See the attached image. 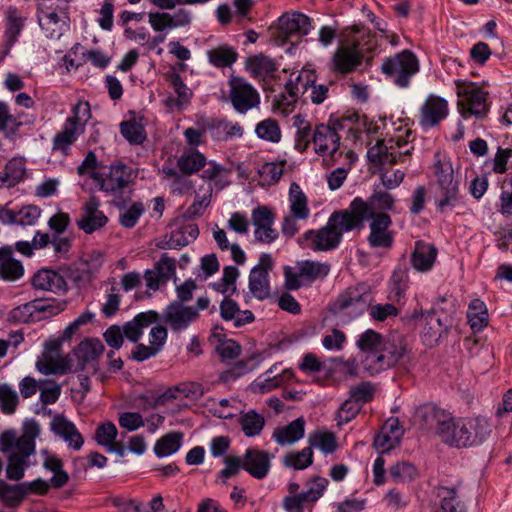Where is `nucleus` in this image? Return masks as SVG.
<instances>
[{
  "label": "nucleus",
  "mask_w": 512,
  "mask_h": 512,
  "mask_svg": "<svg viewBox=\"0 0 512 512\" xmlns=\"http://www.w3.org/2000/svg\"><path fill=\"white\" fill-rule=\"evenodd\" d=\"M356 346L360 351V365L370 376L404 364L411 354V349L402 335L391 333L383 338L371 329L359 335Z\"/></svg>",
  "instance_id": "nucleus-1"
},
{
  "label": "nucleus",
  "mask_w": 512,
  "mask_h": 512,
  "mask_svg": "<svg viewBox=\"0 0 512 512\" xmlns=\"http://www.w3.org/2000/svg\"><path fill=\"white\" fill-rule=\"evenodd\" d=\"M429 414L435 422L436 434L445 444L452 447L478 446L485 442L492 432L490 420L482 415L456 418L438 408H431Z\"/></svg>",
  "instance_id": "nucleus-2"
},
{
  "label": "nucleus",
  "mask_w": 512,
  "mask_h": 512,
  "mask_svg": "<svg viewBox=\"0 0 512 512\" xmlns=\"http://www.w3.org/2000/svg\"><path fill=\"white\" fill-rule=\"evenodd\" d=\"M40 426L35 420L24 423L23 433L16 438L13 432L6 431L1 435V451L10 452L6 467V476L10 480L19 481L25 475V469L32 463L30 457L35 454V439L39 436Z\"/></svg>",
  "instance_id": "nucleus-3"
},
{
  "label": "nucleus",
  "mask_w": 512,
  "mask_h": 512,
  "mask_svg": "<svg viewBox=\"0 0 512 512\" xmlns=\"http://www.w3.org/2000/svg\"><path fill=\"white\" fill-rule=\"evenodd\" d=\"M354 229H358V226L347 209L335 211L325 226L306 231L298 242L302 247L315 252L330 251L339 246L345 232Z\"/></svg>",
  "instance_id": "nucleus-4"
},
{
  "label": "nucleus",
  "mask_w": 512,
  "mask_h": 512,
  "mask_svg": "<svg viewBox=\"0 0 512 512\" xmlns=\"http://www.w3.org/2000/svg\"><path fill=\"white\" fill-rule=\"evenodd\" d=\"M135 177V171L121 162L104 166L92 175L99 190L111 197L117 206L130 200Z\"/></svg>",
  "instance_id": "nucleus-5"
},
{
  "label": "nucleus",
  "mask_w": 512,
  "mask_h": 512,
  "mask_svg": "<svg viewBox=\"0 0 512 512\" xmlns=\"http://www.w3.org/2000/svg\"><path fill=\"white\" fill-rule=\"evenodd\" d=\"M376 48L372 32L363 26L354 25L346 30L345 39L341 41L335 54V64H361L370 62Z\"/></svg>",
  "instance_id": "nucleus-6"
},
{
  "label": "nucleus",
  "mask_w": 512,
  "mask_h": 512,
  "mask_svg": "<svg viewBox=\"0 0 512 512\" xmlns=\"http://www.w3.org/2000/svg\"><path fill=\"white\" fill-rule=\"evenodd\" d=\"M412 131L400 125L393 134L388 133L386 139L377 142L368 149L367 157L370 162L378 165L395 164L403 161L414 149L410 141Z\"/></svg>",
  "instance_id": "nucleus-7"
},
{
  "label": "nucleus",
  "mask_w": 512,
  "mask_h": 512,
  "mask_svg": "<svg viewBox=\"0 0 512 512\" xmlns=\"http://www.w3.org/2000/svg\"><path fill=\"white\" fill-rule=\"evenodd\" d=\"M434 174L436 177V188L434 202L437 211L448 213L452 209L463 204V197L460 194L459 182L454 178V171L449 161H437Z\"/></svg>",
  "instance_id": "nucleus-8"
},
{
  "label": "nucleus",
  "mask_w": 512,
  "mask_h": 512,
  "mask_svg": "<svg viewBox=\"0 0 512 512\" xmlns=\"http://www.w3.org/2000/svg\"><path fill=\"white\" fill-rule=\"evenodd\" d=\"M371 294L366 285L360 284L344 290L331 304V312L343 321H351L368 310Z\"/></svg>",
  "instance_id": "nucleus-9"
},
{
  "label": "nucleus",
  "mask_w": 512,
  "mask_h": 512,
  "mask_svg": "<svg viewBox=\"0 0 512 512\" xmlns=\"http://www.w3.org/2000/svg\"><path fill=\"white\" fill-rule=\"evenodd\" d=\"M395 201V197L391 193L375 189L367 200L361 197L354 198L347 210L356 221L358 229H361L364 222L369 218L379 214H387V211L392 210Z\"/></svg>",
  "instance_id": "nucleus-10"
},
{
  "label": "nucleus",
  "mask_w": 512,
  "mask_h": 512,
  "mask_svg": "<svg viewBox=\"0 0 512 512\" xmlns=\"http://www.w3.org/2000/svg\"><path fill=\"white\" fill-rule=\"evenodd\" d=\"M330 271L328 263L301 260L294 267L284 268L285 287L288 290H298L300 287L311 284L317 279L325 278Z\"/></svg>",
  "instance_id": "nucleus-11"
},
{
  "label": "nucleus",
  "mask_w": 512,
  "mask_h": 512,
  "mask_svg": "<svg viewBox=\"0 0 512 512\" xmlns=\"http://www.w3.org/2000/svg\"><path fill=\"white\" fill-rule=\"evenodd\" d=\"M458 110L464 119L471 116L483 118L488 111L487 94L475 86L458 84Z\"/></svg>",
  "instance_id": "nucleus-12"
},
{
  "label": "nucleus",
  "mask_w": 512,
  "mask_h": 512,
  "mask_svg": "<svg viewBox=\"0 0 512 512\" xmlns=\"http://www.w3.org/2000/svg\"><path fill=\"white\" fill-rule=\"evenodd\" d=\"M311 29V19L307 15L293 12L279 17L273 35L277 41L284 44L293 36L298 38L306 36Z\"/></svg>",
  "instance_id": "nucleus-13"
},
{
  "label": "nucleus",
  "mask_w": 512,
  "mask_h": 512,
  "mask_svg": "<svg viewBox=\"0 0 512 512\" xmlns=\"http://www.w3.org/2000/svg\"><path fill=\"white\" fill-rule=\"evenodd\" d=\"M310 79L303 80V74L290 77L285 83V92L275 96L273 100V111L276 114L287 116L295 108V103L300 94L308 90Z\"/></svg>",
  "instance_id": "nucleus-14"
},
{
  "label": "nucleus",
  "mask_w": 512,
  "mask_h": 512,
  "mask_svg": "<svg viewBox=\"0 0 512 512\" xmlns=\"http://www.w3.org/2000/svg\"><path fill=\"white\" fill-rule=\"evenodd\" d=\"M229 86L230 101L237 112L244 114L259 106V93L243 78L232 77L229 81Z\"/></svg>",
  "instance_id": "nucleus-15"
},
{
  "label": "nucleus",
  "mask_w": 512,
  "mask_h": 512,
  "mask_svg": "<svg viewBox=\"0 0 512 512\" xmlns=\"http://www.w3.org/2000/svg\"><path fill=\"white\" fill-rule=\"evenodd\" d=\"M199 318L197 309L181 302H171L163 310L161 320L174 333L186 330Z\"/></svg>",
  "instance_id": "nucleus-16"
},
{
  "label": "nucleus",
  "mask_w": 512,
  "mask_h": 512,
  "mask_svg": "<svg viewBox=\"0 0 512 512\" xmlns=\"http://www.w3.org/2000/svg\"><path fill=\"white\" fill-rule=\"evenodd\" d=\"M328 480L324 477L316 476L309 484L306 491L300 492L299 495L285 496L282 506L286 512H304L308 503H315L320 499L326 490Z\"/></svg>",
  "instance_id": "nucleus-17"
},
{
  "label": "nucleus",
  "mask_w": 512,
  "mask_h": 512,
  "mask_svg": "<svg viewBox=\"0 0 512 512\" xmlns=\"http://www.w3.org/2000/svg\"><path fill=\"white\" fill-rule=\"evenodd\" d=\"M273 267L270 254H261L258 264L252 268L249 275V290L258 300H264L270 295L269 271Z\"/></svg>",
  "instance_id": "nucleus-18"
},
{
  "label": "nucleus",
  "mask_w": 512,
  "mask_h": 512,
  "mask_svg": "<svg viewBox=\"0 0 512 512\" xmlns=\"http://www.w3.org/2000/svg\"><path fill=\"white\" fill-rule=\"evenodd\" d=\"M370 233L367 237L372 248L389 249L393 245L394 235L390 230L392 219L388 214H379L369 218Z\"/></svg>",
  "instance_id": "nucleus-19"
},
{
  "label": "nucleus",
  "mask_w": 512,
  "mask_h": 512,
  "mask_svg": "<svg viewBox=\"0 0 512 512\" xmlns=\"http://www.w3.org/2000/svg\"><path fill=\"white\" fill-rule=\"evenodd\" d=\"M312 144L316 154L322 157H333L339 150L340 136L332 126L318 124L313 129Z\"/></svg>",
  "instance_id": "nucleus-20"
},
{
  "label": "nucleus",
  "mask_w": 512,
  "mask_h": 512,
  "mask_svg": "<svg viewBox=\"0 0 512 512\" xmlns=\"http://www.w3.org/2000/svg\"><path fill=\"white\" fill-rule=\"evenodd\" d=\"M448 112V103L445 99L429 95L420 109L419 123L424 129L434 127L447 117Z\"/></svg>",
  "instance_id": "nucleus-21"
},
{
  "label": "nucleus",
  "mask_w": 512,
  "mask_h": 512,
  "mask_svg": "<svg viewBox=\"0 0 512 512\" xmlns=\"http://www.w3.org/2000/svg\"><path fill=\"white\" fill-rule=\"evenodd\" d=\"M252 223L257 241L270 244L278 238L277 230L272 228L274 215L266 206H259L252 211Z\"/></svg>",
  "instance_id": "nucleus-22"
},
{
  "label": "nucleus",
  "mask_w": 512,
  "mask_h": 512,
  "mask_svg": "<svg viewBox=\"0 0 512 512\" xmlns=\"http://www.w3.org/2000/svg\"><path fill=\"white\" fill-rule=\"evenodd\" d=\"M248 73L262 84L264 90H274L276 85H281L290 77L297 74L289 73L287 69H278V66H246Z\"/></svg>",
  "instance_id": "nucleus-23"
},
{
  "label": "nucleus",
  "mask_w": 512,
  "mask_h": 512,
  "mask_svg": "<svg viewBox=\"0 0 512 512\" xmlns=\"http://www.w3.org/2000/svg\"><path fill=\"white\" fill-rule=\"evenodd\" d=\"M100 203L95 197H91L83 205L82 214L77 219V226L87 234L102 228L108 222V218L99 209Z\"/></svg>",
  "instance_id": "nucleus-24"
},
{
  "label": "nucleus",
  "mask_w": 512,
  "mask_h": 512,
  "mask_svg": "<svg viewBox=\"0 0 512 512\" xmlns=\"http://www.w3.org/2000/svg\"><path fill=\"white\" fill-rule=\"evenodd\" d=\"M104 263V255L100 251H93L75 263L73 280L78 284L91 282L99 273Z\"/></svg>",
  "instance_id": "nucleus-25"
},
{
  "label": "nucleus",
  "mask_w": 512,
  "mask_h": 512,
  "mask_svg": "<svg viewBox=\"0 0 512 512\" xmlns=\"http://www.w3.org/2000/svg\"><path fill=\"white\" fill-rule=\"evenodd\" d=\"M403 429L397 418H389L382 426L380 433L374 439V447L380 453L394 449L401 441Z\"/></svg>",
  "instance_id": "nucleus-26"
},
{
  "label": "nucleus",
  "mask_w": 512,
  "mask_h": 512,
  "mask_svg": "<svg viewBox=\"0 0 512 512\" xmlns=\"http://www.w3.org/2000/svg\"><path fill=\"white\" fill-rule=\"evenodd\" d=\"M32 286L36 290L49 291L55 294H65L68 285L64 277L51 269H41L32 277Z\"/></svg>",
  "instance_id": "nucleus-27"
},
{
  "label": "nucleus",
  "mask_w": 512,
  "mask_h": 512,
  "mask_svg": "<svg viewBox=\"0 0 512 512\" xmlns=\"http://www.w3.org/2000/svg\"><path fill=\"white\" fill-rule=\"evenodd\" d=\"M271 468V456L262 450L247 449L243 456V469L256 479L265 478Z\"/></svg>",
  "instance_id": "nucleus-28"
},
{
  "label": "nucleus",
  "mask_w": 512,
  "mask_h": 512,
  "mask_svg": "<svg viewBox=\"0 0 512 512\" xmlns=\"http://www.w3.org/2000/svg\"><path fill=\"white\" fill-rule=\"evenodd\" d=\"M51 430L76 451L83 446L84 439L75 424L62 415H56L51 421Z\"/></svg>",
  "instance_id": "nucleus-29"
},
{
  "label": "nucleus",
  "mask_w": 512,
  "mask_h": 512,
  "mask_svg": "<svg viewBox=\"0 0 512 512\" xmlns=\"http://www.w3.org/2000/svg\"><path fill=\"white\" fill-rule=\"evenodd\" d=\"M437 254V248L433 244L418 240L411 254V265L419 272H428L432 269Z\"/></svg>",
  "instance_id": "nucleus-30"
},
{
  "label": "nucleus",
  "mask_w": 512,
  "mask_h": 512,
  "mask_svg": "<svg viewBox=\"0 0 512 512\" xmlns=\"http://www.w3.org/2000/svg\"><path fill=\"white\" fill-rule=\"evenodd\" d=\"M36 369L44 374H63L69 367V360L62 353L44 349L36 361Z\"/></svg>",
  "instance_id": "nucleus-31"
},
{
  "label": "nucleus",
  "mask_w": 512,
  "mask_h": 512,
  "mask_svg": "<svg viewBox=\"0 0 512 512\" xmlns=\"http://www.w3.org/2000/svg\"><path fill=\"white\" fill-rule=\"evenodd\" d=\"M190 21V15L184 10H179L174 14L160 12L149 13V23L155 31L186 26Z\"/></svg>",
  "instance_id": "nucleus-32"
},
{
  "label": "nucleus",
  "mask_w": 512,
  "mask_h": 512,
  "mask_svg": "<svg viewBox=\"0 0 512 512\" xmlns=\"http://www.w3.org/2000/svg\"><path fill=\"white\" fill-rule=\"evenodd\" d=\"M24 274L22 263L14 257L10 247L0 248V279L8 282L17 281Z\"/></svg>",
  "instance_id": "nucleus-33"
},
{
  "label": "nucleus",
  "mask_w": 512,
  "mask_h": 512,
  "mask_svg": "<svg viewBox=\"0 0 512 512\" xmlns=\"http://www.w3.org/2000/svg\"><path fill=\"white\" fill-rule=\"evenodd\" d=\"M104 351V345L99 339H86L80 342L73 350L78 362V368L84 369L86 365L93 364Z\"/></svg>",
  "instance_id": "nucleus-34"
},
{
  "label": "nucleus",
  "mask_w": 512,
  "mask_h": 512,
  "mask_svg": "<svg viewBox=\"0 0 512 512\" xmlns=\"http://www.w3.org/2000/svg\"><path fill=\"white\" fill-rule=\"evenodd\" d=\"M158 319V313L153 310L139 313L123 326L124 336L131 342H137L141 338L143 330L157 322Z\"/></svg>",
  "instance_id": "nucleus-35"
},
{
  "label": "nucleus",
  "mask_w": 512,
  "mask_h": 512,
  "mask_svg": "<svg viewBox=\"0 0 512 512\" xmlns=\"http://www.w3.org/2000/svg\"><path fill=\"white\" fill-rule=\"evenodd\" d=\"M434 492L439 499V508L436 512H465V506L460 500L458 486L439 485L435 487Z\"/></svg>",
  "instance_id": "nucleus-36"
},
{
  "label": "nucleus",
  "mask_w": 512,
  "mask_h": 512,
  "mask_svg": "<svg viewBox=\"0 0 512 512\" xmlns=\"http://www.w3.org/2000/svg\"><path fill=\"white\" fill-rule=\"evenodd\" d=\"M166 81L174 88L177 99L167 98L165 103L169 109H181L186 105L192 96L191 90L183 83L179 74L169 71L165 74Z\"/></svg>",
  "instance_id": "nucleus-37"
},
{
  "label": "nucleus",
  "mask_w": 512,
  "mask_h": 512,
  "mask_svg": "<svg viewBox=\"0 0 512 512\" xmlns=\"http://www.w3.org/2000/svg\"><path fill=\"white\" fill-rule=\"evenodd\" d=\"M60 311L58 306L47 304L44 301H33L19 306L11 311L14 320L29 322L34 312L43 313L45 317L57 314Z\"/></svg>",
  "instance_id": "nucleus-38"
},
{
  "label": "nucleus",
  "mask_w": 512,
  "mask_h": 512,
  "mask_svg": "<svg viewBox=\"0 0 512 512\" xmlns=\"http://www.w3.org/2000/svg\"><path fill=\"white\" fill-rule=\"evenodd\" d=\"M220 314L225 321H234L235 327H241L254 320L250 310L241 311L238 304L227 297L220 304Z\"/></svg>",
  "instance_id": "nucleus-39"
},
{
  "label": "nucleus",
  "mask_w": 512,
  "mask_h": 512,
  "mask_svg": "<svg viewBox=\"0 0 512 512\" xmlns=\"http://www.w3.org/2000/svg\"><path fill=\"white\" fill-rule=\"evenodd\" d=\"M66 62L73 64L74 61H83L91 64H108L110 58L98 49L88 50L83 45L77 43L71 51L64 56Z\"/></svg>",
  "instance_id": "nucleus-40"
},
{
  "label": "nucleus",
  "mask_w": 512,
  "mask_h": 512,
  "mask_svg": "<svg viewBox=\"0 0 512 512\" xmlns=\"http://www.w3.org/2000/svg\"><path fill=\"white\" fill-rule=\"evenodd\" d=\"M305 433V421L297 418L284 427L276 428L273 437L280 445H290L303 438Z\"/></svg>",
  "instance_id": "nucleus-41"
},
{
  "label": "nucleus",
  "mask_w": 512,
  "mask_h": 512,
  "mask_svg": "<svg viewBox=\"0 0 512 512\" xmlns=\"http://www.w3.org/2000/svg\"><path fill=\"white\" fill-rule=\"evenodd\" d=\"M206 164L207 158L196 148L184 150L177 160L178 168L186 175L197 173L200 169L205 168Z\"/></svg>",
  "instance_id": "nucleus-42"
},
{
  "label": "nucleus",
  "mask_w": 512,
  "mask_h": 512,
  "mask_svg": "<svg viewBox=\"0 0 512 512\" xmlns=\"http://www.w3.org/2000/svg\"><path fill=\"white\" fill-rule=\"evenodd\" d=\"M277 371L278 367L275 364L257 379L254 383L255 388L261 393H266L292 377V372L288 369H284L281 373H277Z\"/></svg>",
  "instance_id": "nucleus-43"
},
{
  "label": "nucleus",
  "mask_w": 512,
  "mask_h": 512,
  "mask_svg": "<svg viewBox=\"0 0 512 512\" xmlns=\"http://www.w3.org/2000/svg\"><path fill=\"white\" fill-rule=\"evenodd\" d=\"M421 321L424 325L422 329L423 341L429 346L436 344L443 332L441 320L435 316L434 310H429L421 313Z\"/></svg>",
  "instance_id": "nucleus-44"
},
{
  "label": "nucleus",
  "mask_w": 512,
  "mask_h": 512,
  "mask_svg": "<svg viewBox=\"0 0 512 512\" xmlns=\"http://www.w3.org/2000/svg\"><path fill=\"white\" fill-rule=\"evenodd\" d=\"M289 207L290 214L295 215L300 220H306L310 216L308 199L299 184L293 182L289 188Z\"/></svg>",
  "instance_id": "nucleus-45"
},
{
  "label": "nucleus",
  "mask_w": 512,
  "mask_h": 512,
  "mask_svg": "<svg viewBox=\"0 0 512 512\" xmlns=\"http://www.w3.org/2000/svg\"><path fill=\"white\" fill-rule=\"evenodd\" d=\"M83 132L84 127L82 124H76L75 121L66 120L63 129L54 137L53 149L65 151Z\"/></svg>",
  "instance_id": "nucleus-46"
},
{
  "label": "nucleus",
  "mask_w": 512,
  "mask_h": 512,
  "mask_svg": "<svg viewBox=\"0 0 512 512\" xmlns=\"http://www.w3.org/2000/svg\"><path fill=\"white\" fill-rule=\"evenodd\" d=\"M418 67L419 66H381V70L386 80L400 88H405L409 85L411 77L418 72Z\"/></svg>",
  "instance_id": "nucleus-47"
},
{
  "label": "nucleus",
  "mask_w": 512,
  "mask_h": 512,
  "mask_svg": "<svg viewBox=\"0 0 512 512\" xmlns=\"http://www.w3.org/2000/svg\"><path fill=\"white\" fill-rule=\"evenodd\" d=\"M27 489L25 484L10 485L4 481L0 482V501L7 507H18L25 496Z\"/></svg>",
  "instance_id": "nucleus-48"
},
{
  "label": "nucleus",
  "mask_w": 512,
  "mask_h": 512,
  "mask_svg": "<svg viewBox=\"0 0 512 512\" xmlns=\"http://www.w3.org/2000/svg\"><path fill=\"white\" fill-rule=\"evenodd\" d=\"M5 37L9 45H12L20 35L25 22V17L15 7H9L6 12Z\"/></svg>",
  "instance_id": "nucleus-49"
},
{
  "label": "nucleus",
  "mask_w": 512,
  "mask_h": 512,
  "mask_svg": "<svg viewBox=\"0 0 512 512\" xmlns=\"http://www.w3.org/2000/svg\"><path fill=\"white\" fill-rule=\"evenodd\" d=\"M467 318L474 331H481L488 325V311L480 299H473L467 311Z\"/></svg>",
  "instance_id": "nucleus-50"
},
{
  "label": "nucleus",
  "mask_w": 512,
  "mask_h": 512,
  "mask_svg": "<svg viewBox=\"0 0 512 512\" xmlns=\"http://www.w3.org/2000/svg\"><path fill=\"white\" fill-rule=\"evenodd\" d=\"M183 435L179 432H170L158 439L154 452L158 457H166L176 453L182 445Z\"/></svg>",
  "instance_id": "nucleus-51"
},
{
  "label": "nucleus",
  "mask_w": 512,
  "mask_h": 512,
  "mask_svg": "<svg viewBox=\"0 0 512 512\" xmlns=\"http://www.w3.org/2000/svg\"><path fill=\"white\" fill-rule=\"evenodd\" d=\"M282 463L287 468L304 470L313 463V451L311 447H305L300 451L287 453Z\"/></svg>",
  "instance_id": "nucleus-52"
},
{
  "label": "nucleus",
  "mask_w": 512,
  "mask_h": 512,
  "mask_svg": "<svg viewBox=\"0 0 512 512\" xmlns=\"http://www.w3.org/2000/svg\"><path fill=\"white\" fill-rule=\"evenodd\" d=\"M255 133L260 139L271 143H278L282 137L278 122L272 118L260 121L255 127Z\"/></svg>",
  "instance_id": "nucleus-53"
},
{
  "label": "nucleus",
  "mask_w": 512,
  "mask_h": 512,
  "mask_svg": "<svg viewBox=\"0 0 512 512\" xmlns=\"http://www.w3.org/2000/svg\"><path fill=\"white\" fill-rule=\"evenodd\" d=\"M389 476L396 483H409L417 478L418 470L413 464L401 461L390 467Z\"/></svg>",
  "instance_id": "nucleus-54"
},
{
  "label": "nucleus",
  "mask_w": 512,
  "mask_h": 512,
  "mask_svg": "<svg viewBox=\"0 0 512 512\" xmlns=\"http://www.w3.org/2000/svg\"><path fill=\"white\" fill-rule=\"evenodd\" d=\"M39 24L49 38H60L63 33L65 21L61 20L56 12L44 13L39 18Z\"/></svg>",
  "instance_id": "nucleus-55"
},
{
  "label": "nucleus",
  "mask_w": 512,
  "mask_h": 512,
  "mask_svg": "<svg viewBox=\"0 0 512 512\" xmlns=\"http://www.w3.org/2000/svg\"><path fill=\"white\" fill-rule=\"evenodd\" d=\"M25 173L24 161L21 158H13L5 166L2 181L9 187L15 186L24 179Z\"/></svg>",
  "instance_id": "nucleus-56"
},
{
  "label": "nucleus",
  "mask_w": 512,
  "mask_h": 512,
  "mask_svg": "<svg viewBox=\"0 0 512 512\" xmlns=\"http://www.w3.org/2000/svg\"><path fill=\"white\" fill-rule=\"evenodd\" d=\"M239 422L247 437L259 435L265 424L264 418L253 410L243 414Z\"/></svg>",
  "instance_id": "nucleus-57"
},
{
  "label": "nucleus",
  "mask_w": 512,
  "mask_h": 512,
  "mask_svg": "<svg viewBox=\"0 0 512 512\" xmlns=\"http://www.w3.org/2000/svg\"><path fill=\"white\" fill-rule=\"evenodd\" d=\"M120 132L130 144L139 145L146 139L144 126L135 120L122 122L120 125Z\"/></svg>",
  "instance_id": "nucleus-58"
},
{
  "label": "nucleus",
  "mask_w": 512,
  "mask_h": 512,
  "mask_svg": "<svg viewBox=\"0 0 512 512\" xmlns=\"http://www.w3.org/2000/svg\"><path fill=\"white\" fill-rule=\"evenodd\" d=\"M119 207L122 208L119 214V223L121 226L128 229L133 228L145 212V207L142 202H134L127 208L124 207V204Z\"/></svg>",
  "instance_id": "nucleus-59"
},
{
  "label": "nucleus",
  "mask_w": 512,
  "mask_h": 512,
  "mask_svg": "<svg viewBox=\"0 0 512 512\" xmlns=\"http://www.w3.org/2000/svg\"><path fill=\"white\" fill-rule=\"evenodd\" d=\"M310 447L321 450L324 454L333 453L337 448L336 437L332 432H316L309 436Z\"/></svg>",
  "instance_id": "nucleus-60"
},
{
  "label": "nucleus",
  "mask_w": 512,
  "mask_h": 512,
  "mask_svg": "<svg viewBox=\"0 0 512 512\" xmlns=\"http://www.w3.org/2000/svg\"><path fill=\"white\" fill-rule=\"evenodd\" d=\"M22 125L19 119L10 113L6 103L0 101V131L6 136L14 135Z\"/></svg>",
  "instance_id": "nucleus-61"
},
{
  "label": "nucleus",
  "mask_w": 512,
  "mask_h": 512,
  "mask_svg": "<svg viewBox=\"0 0 512 512\" xmlns=\"http://www.w3.org/2000/svg\"><path fill=\"white\" fill-rule=\"evenodd\" d=\"M18 403L17 392L8 384H0V410L7 415L13 414Z\"/></svg>",
  "instance_id": "nucleus-62"
},
{
  "label": "nucleus",
  "mask_w": 512,
  "mask_h": 512,
  "mask_svg": "<svg viewBox=\"0 0 512 512\" xmlns=\"http://www.w3.org/2000/svg\"><path fill=\"white\" fill-rule=\"evenodd\" d=\"M376 392V386L371 382L364 381L350 388L351 396L361 407L367 402L372 401Z\"/></svg>",
  "instance_id": "nucleus-63"
},
{
  "label": "nucleus",
  "mask_w": 512,
  "mask_h": 512,
  "mask_svg": "<svg viewBox=\"0 0 512 512\" xmlns=\"http://www.w3.org/2000/svg\"><path fill=\"white\" fill-rule=\"evenodd\" d=\"M237 57L236 51L228 45H220L208 51V58L212 64H233Z\"/></svg>",
  "instance_id": "nucleus-64"
}]
</instances>
